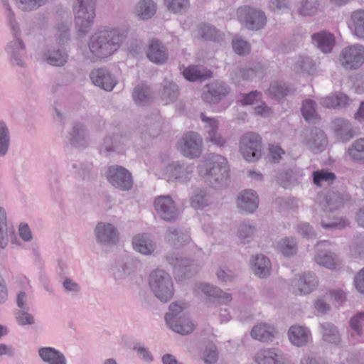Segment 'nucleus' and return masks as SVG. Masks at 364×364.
<instances>
[{
	"label": "nucleus",
	"instance_id": "2eb2a0df",
	"mask_svg": "<svg viewBox=\"0 0 364 364\" xmlns=\"http://www.w3.org/2000/svg\"><path fill=\"white\" fill-rule=\"evenodd\" d=\"M254 360L257 364H293L278 348H264L258 350Z\"/></svg>",
	"mask_w": 364,
	"mask_h": 364
},
{
	"label": "nucleus",
	"instance_id": "6e6d98bb",
	"mask_svg": "<svg viewBox=\"0 0 364 364\" xmlns=\"http://www.w3.org/2000/svg\"><path fill=\"white\" fill-rule=\"evenodd\" d=\"M167 240L174 245L186 244L190 240V235L188 232H183L176 228H170L167 235Z\"/></svg>",
	"mask_w": 364,
	"mask_h": 364
},
{
	"label": "nucleus",
	"instance_id": "c756f323",
	"mask_svg": "<svg viewBox=\"0 0 364 364\" xmlns=\"http://www.w3.org/2000/svg\"><path fill=\"white\" fill-rule=\"evenodd\" d=\"M40 358L47 364H67L65 355L53 347H41L38 350Z\"/></svg>",
	"mask_w": 364,
	"mask_h": 364
},
{
	"label": "nucleus",
	"instance_id": "774afa93",
	"mask_svg": "<svg viewBox=\"0 0 364 364\" xmlns=\"http://www.w3.org/2000/svg\"><path fill=\"white\" fill-rule=\"evenodd\" d=\"M28 309H20L16 314L17 323L21 326L32 325L35 323L33 316L28 313Z\"/></svg>",
	"mask_w": 364,
	"mask_h": 364
},
{
	"label": "nucleus",
	"instance_id": "cd10ccee",
	"mask_svg": "<svg viewBox=\"0 0 364 364\" xmlns=\"http://www.w3.org/2000/svg\"><path fill=\"white\" fill-rule=\"evenodd\" d=\"M146 56L156 64H163L168 60V51L159 40L152 39L150 41Z\"/></svg>",
	"mask_w": 364,
	"mask_h": 364
},
{
	"label": "nucleus",
	"instance_id": "f03ea898",
	"mask_svg": "<svg viewBox=\"0 0 364 364\" xmlns=\"http://www.w3.org/2000/svg\"><path fill=\"white\" fill-rule=\"evenodd\" d=\"M149 285L151 292L161 302H168L174 294L172 278L163 269H157L150 273Z\"/></svg>",
	"mask_w": 364,
	"mask_h": 364
},
{
	"label": "nucleus",
	"instance_id": "09e8293b",
	"mask_svg": "<svg viewBox=\"0 0 364 364\" xmlns=\"http://www.w3.org/2000/svg\"><path fill=\"white\" fill-rule=\"evenodd\" d=\"M53 34L59 47L65 46L70 40L69 26L64 22L58 23L53 27Z\"/></svg>",
	"mask_w": 364,
	"mask_h": 364
},
{
	"label": "nucleus",
	"instance_id": "6e6552de",
	"mask_svg": "<svg viewBox=\"0 0 364 364\" xmlns=\"http://www.w3.org/2000/svg\"><path fill=\"white\" fill-rule=\"evenodd\" d=\"M237 16L240 22L249 30L258 31L267 23V17L262 10L243 6L237 9Z\"/></svg>",
	"mask_w": 364,
	"mask_h": 364
},
{
	"label": "nucleus",
	"instance_id": "f257e3e1",
	"mask_svg": "<svg viewBox=\"0 0 364 364\" xmlns=\"http://www.w3.org/2000/svg\"><path fill=\"white\" fill-rule=\"evenodd\" d=\"M124 37L118 29L100 31L90 37L89 50L95 60L106 58L119 49Z\"/></svg>",
	"mask_w": 364,
	"mask_h": 364
},
{
	"label": "nucleus",
	"instance_id": "a878e982",
	"mask_svg": "<svg viewBox=\"0 0 364 364\" xmlns=\"http://www.w3.org/2000/svg\"><path fill=\"white\" fill-rule=\"evenodd\" d=\"M69 142L77 148H85L88 146V134L86 127L80 123H75L69 132Z\"/></svg>",
	"mask_w": 364,
	"mask_h": 364
},
{
	"label": "nucleus",
	"instance_id": "412c9836",
	"mask_svg": "<svg viewBox=\"0 0 364 364\" xmlns=\"http://www.w3.org/2000/svg\"><path fill=\"white\" fill-rule=\"evenodd\" d=\"M20 245V242L15 235L13 225L7 223L6 213L3 208H0V248L4 249L9 242Z\"/></svg>",
	"mask_w": 364,
	"mask_h": 364
},
{
	"label": "nucleus",
	"instance_id": "ddd939ff",
	"mask_svg": "<svg viewBox=\"0 0 364 364\" xmlns=\"http://www.w3.org/2000/svg\"><path fill=\"white\" fill-rule=\"evenodd\" d=\"M11 33L14 39L7 44L6 52L10 56V60L13 65L24 68L25 62L23 60V56L26 46L22 39L20 38V27L18 26V32L11 30Z\"/></svg>",
	"mask_w": 364,
	"mask_h": 364
},
{
	"label": "nucleus",
	"instance_id": "aec40b11",
	"mask_svg": "<svg viewBox=\"0 0 364 364\" xmlns=\"http://www.w3.org/2000/svg\"><path fill=\"white\" fill-rule=\"evenodd\" d=\"M90 77L95 85L106 91L112 90L117 82L113 75L105 68L93 70Z\"/></svg>",
	"mask_w": 364,
	"mask_h": 364
},
{
	"label": "nucleus",
	"instance_id": "bf43d9fd",
	"mask_svg": "<svg viewBox=\"0 0 364 364\" xmlns=\"http://www.w3.org/2000/svg\"><path fill=\"white\" fill-rule=\"evenodd\" d=\"M294 70L296 72L311 73L315 70V63L308 56H301L294 64Z\"/></svg>",
	"mask_w": 364,
	"mask_h": 364
},
{
	"label": "nucleus",
	"instance_id": "20e7f679",
	"mask_svg": "<svg viewBox=\"0 0 364 364\" xmlns=\"http://www.w3.org/2000/svg\"><path fill=\"white\" fill-rule=\"evenodd\" d=\"M200 173L207 177L211 182H224L228 180L230 169L227 159L220 154L211 155L205 164V168H200Z\"/></svg>",
	"mask_w": 364,
	"mask_h": 364
},
{
	"label": "nucleus",
	"instance_id": "338daca9",
	"mask_svg": "<svg viewBox=\"0 0 364 364\" xmlns=\"http://www.w3.org/2000/svg\"><path fill=\"white\" fill-rule=\"evenodd\" d=\"M317 11V4L316 0H303L301 2V6L299 12L302 16H311Z\"/></svg>",
	"mask_w": 364,
	"mask_h": 364
},
{
	"label": "nucleus",
	"instance_id": "0eeeda50",
	"mask_svg": "<svg viewBox=\"0 0 364 364\" xmlns=\"http://www.w3.org/2000/svg\"><path fill=\"white\" fill-rule=\"evenodd\" d=\"M289 291L295 295L304 296L313 292L318 285L316 275L311 272L295 275L289 283Z\"/></svg>",
	"mask_w": 364,
	"mask_h": 364
},
{
	"label": "nucleus",
	"instance_id": "5fc2aeb1",
	"mask_svg": "<svg viewBox=\"0 0 364 364\" xmlns=\"http://www.w3.org/2000/svg\"><path fill=\"white\" fill-rule=\"evenodd\" d=\"M199 35L207 41H219L222 38V34L216 29L215 27L210 24H203L198 28Z\"/></svg>",
	"mask_w": 364,
	"mask_h": 364
},
{
	"label": "nucleus",
	"instance_id": "dca6fc26",
	"mask_svg": "<svg viewBox=\"0 0 364 364\" xmlns=\"http://www.w3.org/2000/svg\"><path fill=\"white\" fill-rule=\"evenodd\" d=\"M230 92L229 86L221 81H213L205 86L203 91V100L210 104H218Z\"/></svg>",
	"mask_w": 364,
	"mask_h": 364
},
{
	"label": "nucleus",
	"instance_id": "79ce46f5",
	"mask_svg": "<svg viewBox=\"0 0 364 364\" xmlns=\"http://www.w3.org/2000/svg\"><path fill=\"white\" fill-rule=\"evenodd\" d=\"M321 329L322 338L325 342L331 344H338L341 341V334L338 328L332 323L328 322L320 324Z\"/></svg>",
	"mask_w": 364,
	"mask_h": 364
},
{
	"label": "nucleus",
	"instance_id": "5701e85b",
	"mask_svg": "<svg viewBox=\"0 0 364 364\" xmlns=\"http://www.w3.org/2000/svg\"><path fill=\"white\" fill-rule=\"evenodd\" d=\"M316 200L326 214L336 210L343 203V198L337 193L327 190L318 193Z\"/></svg>",
	"mask_w": 364,
	"mask_h": 364
},
{
	"label": "nucleus",
	"instance_id": "49530a36",
	"mask_svg": "<svg viewBox=\"0 0 364 364\" xmlns=\"http://www.w3.org/2000/svg\"><path fill=\"white\" fill-rule=\"evenodd\" d=\"M132 97L136 104L144 106L150 102L151 92L146 85H139L134 88Z\"/></svg>",
	"mask_w": 364,
	"mask_h": 364
},
{
	"label": "nucleus",
	"instance_id": "7c9ffc66",
	"mask_svg": "<svg viewBox=\"0 0 364 364\" xmlns=\"http://www.w3.org/2000/svg\"><path fill=\"white\" fill-rule=\"evenodd\" d=\"M333 128L336 137L341 141H348L354 136V131L350 122L344 118L335 119Z\"/></svg>",
	"mask_w": 364,
	"mask_h": 364
},
{
	"label": "nucleus",
	"instance_id": "0e129e2a",
	"mask_svg": "<svg viewBox=\"0 0 364 364\" xmlns=\"http://www.w3.org/2000/svg\"><path fill=\"white\" fill-rule=\"evenodd\" d=\"M201 358L206 364L215 363L218 358V351L213 343H208L202 352Z\"/></svg>",
	"mask_w": 364,
	"mask_h": 364
},
{
	"label": "nucleus",
	"instance_id": "58836bf2",
	"mask_svg": "<svg viewBox=\"0 0 364 364\" xmlns=\"http://www.w3.org/2000/svg\"><path fill=\"white\" fill-rule=\"evenodd\" d=\"M315 262L330 269H335L339 265L337 256L329 251L318 249V252L314 257Z\"/></svg>",
	"mask_w": 364,
	"mask_h": 364
},
{
	"label": "nucleus",
	"instance_id": "1a4fd4ad",
	"mask_svg": "<svg viewBox=\"0 0 364 364\" xmlns=\"http://www.w3.org/2000/svg\"><path fill=\"white\" fill-rule=\"evenodd\" d=\"M178 147L185 157L198 158L202 153L203 139L198 133L190 132L183 136Z\"/></svg>",
	"mask_w": 364,
	"mask_h": 364
},
{
	"label": "nucleus",
	"instance_id": "c03bdc74",
	"mask_svg": "<svg viewBox=\"0 0 364 364\" xmlns=\"http://www.w3.org/2000/svg\"><path fill=\"white\" fill-rule=\"evenodd\" d=\"M135 9L141 19H149L156 11V4L151 0H141L136 4Z\"/></svg>",
	"mask_w": 364,
	"mask_h": 364
},
{
	"label": "nucleus",
	"instance_id": "13d9d810",
	"mask_svg": "<svg viewBox=\"0 0 364 364\" xmlns=\"http://www.w3.org/2000/svg\"><path fill=\"white\" fill-rule=\"evenodd\" d=\"M167 9L176 14H182L189 6L188 0H164Z\"/></svg>",
	"mask_w": 364,
	"mask_h": 364
},
{
	"label": "nucleus",
	"instance_id": "052dcab7",
	"mask_svg": "<svg viewBox=\"0 0 364 364\" xmlns=\"http://www.w3.org/2000/svg\"><path fill=\"white\" fill-rule=\"evenodd\" d=\"M48 0H15L17 7L23 11H32L44 5Z\"/></svg>",
	"mask_w": 364,
	"mask_h": 364
},
{
	"label": "nucleus",
	"instance_id": "4c0bfd02",
	"mask_svg": "<svg viewBox=\"0 0 364 364\" xmlns=\"http://www.w3.org/2000/svg\"><path fill=\"white\" fill-rule=\"evenodd\" d=\"M312 41L323 53L331 52L335 43L334 36L326 31L314 33L312 36Z\"/></svg>",
	"mask_w": 364,
	"mask_h": 364
},
{
	"label": "nucleus",
	"instance_id": "e2e57ef3",
	"mask_svg": "<svg viewBox=\"0 0 364 364\" xmlns=\"http://www.w3.org/2000/svg\"><path fill=\"white\" fill-rule=\"evenodd\" d=\"M208 197L205 191L200 189L196 191L191 198V206L196 209H202L208 205Z\"/></svg>",
	"mask_w": 364,
	"mask_h": 364
},
{
	"label": "nucleus",
	"instance_id": "2f4dec72",
	"mask_svg": "<svg viewBox=\"0 0 364 364\" xmlns=\"http://www.w3.org/2000/svg\"><path fill=\"white\" fill-rule=\"evenodd\" d=\"M105 176L109 182H132L131 172L126 168L119 165L109 166Z\"/></svg>",
	"mask_w": 364,
	"mask_h": 364
},
{
	"label": "nucleus",
	"instance_id": "f3484780",
	"mask_svg": "<svg viewBox=\"0 0 364 364\" xmlns=\"http://www.w3.org/2000/svg\"><path fill=\"white\" fill-rule=\"evenodd\" d=\"M196 295L204 294L210 299H217L218 303L227 304L232 300L230 294L223 292L218 287L208 283L198 282L193 287Z\"/></svg>",
	"mask_w": 364,
	"mask_h": 364
},
{
	"label": "nucleus",
	"instance_id": "de8ad7c7",
	"mask_svg": "<svg viewBox=\"0 0 364 364\" xmlns=\"http://www.w3.org/2000/svg\"><path fill=\"white\" fill-rule=\"evenodd\" d=\"M267 92L272 98L281 99L289 95H292L294 92V89L287 86L285 83L274 82L269 85Z\"/></svg>",
	"mask_w": 364,
	"mask_h": 364
},
{
	"label": "nucleus",
	"instance_id": "f8f14e48",
	"mask_svg": "<svg viewBox=\"0 0 364 364\" xmlns=\"http://www.w3.org/2000/svg\"><path fill=\"white\" fill-rule=\"evenodd\" d=\"M97 243L103 246L116 245L119 240L117 227L110 223L99 222L94 230Z\"/></svg>",
	"mask_w": 364,
	"mask_h": 364
},
{
	"label": "nucleus",
	"instance_id": "9d476101",
	"mask_svg": "<svg viewBox=\"0 0 364 364\" xmlns=\"http://www.w3.org/2000/svg\"><path fill=\"white\" fill-rule=\"evenodd\" d=\"M339 61L346 69H358L364 63V47L354 45L343 48L340 53Z\"/></svg>",
	"mask_w": 364,
	"mask_h": 364
},
{
	"label": "nucleus",
	"instance_id": "864d4df0",
	"mask_svg": "<svg viewBox=\"0 0 364 364\" xmlns=\"http://www.w3.org/2000/svg\"><path fill=\"white\" fill-rule=\"evenodd\" d=\"M256 75L257 71L251 68H237L231 73L232 78L235 83H240L241 80H252Z\"/></svg>",
	"mask_w": 364,
	"mask_h": 364
},
{
	"label": "nucleus",
	"instance_id": "a211bd4d",
	"mask_svg": "<svg viewBox=\"0 0 364 364\" xmlns=\"http://www.w3.org/2000/svg\"><path fill=\"white\" fill-rule=\"evenodd\" d=\"M288 338L296 347H304L312 341L311 331L309 327L302 325H293L288 330Z\"/></svg>",
	"mask_w": 364,
	"mask_h": 364
},
{
	"label": "nucleus",
	"instance_id": "4d7b16f0",
	"mask_svg": "<svg viewBox=\"0 0 364 364\" xmlns=\"http://www.w3.org/2000/svg\"><path fill=\"white\" fill-rule=\"evenodd\" d=\"M10 135L6 124L0 122V157L4 156L9 149Z\"/></svg>",
	"mask_w": 364,
	"mask_h": 364
},
{
	"label": "nucleus",
	"instance_id": "4be33fe9",
	"mask_svg": "<svg viewBox=\"0 0 364 364\" xmlns=\"http://www.w3.org/2000/svg\"><path fill=\"white\" fill-rule=\"evenodd\" d=\"M237 207L242 211L253 213L259 207L257 193L250 189L242 191L236 200Z\"/></svg>",
	"mask_w": 364,
	"mask_h": 364
},
{
	"label": "nucleus",
	"instance_id": "b1692460",
	"mask_svg": "<svg viewBox=\"0 0 364 364\" xmlns=\"http://www.w3.org/2000/svg\"><path fill=\"white\" fill-rule=\"evenodd\" d=\"M200 119L204 123V129L208 134L207 139L219 146L225 144V139L218 132V121L215 118H210L200 113Z\"/></svg>",
	"mask_w": 364,
	"mask_h": 364
},
{
	"label": "nucleus",
	"instance_id": "72a5a7b5",
	"mask_svg": "<svg viewBox=\"0 0 364 364\" xmlns=\"http://www.w3.org/2000/svg\"><path fill=\"white\" fill-rule=\"evenodd\" d=\"M184 77L191 82L204 81L213 77L211 70L203 66L191 65L183 70Z\"/></svg>",
	"mask_w": 364,
	"mask_h": 364
},
{
	"label": "nucleus",
	"instance_id": "603ef678",
	"mask_svg": "<svg viewBox=\"0 0 364 364\" xmlns=\"http://www.w3.org/2000/svg\"><path fill=\"white\" fill-rule=\"evenodd\" d=\"M316 106V103L313 100H306L303 102L301 114L305 120L310 123H314L318 118Z\"/></svg>",
	"mask_w": 364,
	"mask_h": 364
},
{
	"label": "nucleus",
	"instance_id": "69168bd1",
	"mask_svg": "<svg viewBox=\"0 0 364 364\" xmlns=\"http://www.w3.org/2000/svg\"><path fill=\"white\" fill-rule=\"evenodd\" d=\"M327 295L338 306H342L347 300V294L342 289H331Z\"/></svg>",
	"mask_w": 364,
	"mask_h": 364
},
{
	"label": "nucleus",
	"instance_id": "c85d7f7f",
	"mask_svg": "<svg viewBox=\"0 0 364 364\" xmlns=\"http://www.w3.org/2000/svg\"><path fill=\"white\" fill-rule=\"evenodd\" d=\"M68 53L58 48H47L43 52L42 58L48 64L52 66L62 67L68 61Z\"/></svg>",
	"mask_w": 364,
	"mask_h": 364
},
{
	"label": "nucleus",
	"instance_id": "a18cd8bd",
	"mask_svg": "<svg viewBox=\"0 0 364 364\" xmlns=\"http://www.w3.org/2000/svg\"><path fill=\"white\" fill-rule=\"evenodd\" d=\"M349 98L343 93L331 95L321 99V104L327 108H342L348 104Z\"/></svg>",
	"mask_w": 364,
	"mask_h": 364
},
{
	"label": "nucleus",
	"instance_id": "e433bc0d",
	"mask_svg": "<svg viewBox=\"0 0 364 364\" xmlns=\"http://www.w3.org/2000/svg\"><path fill=\"white\" fill-rule=\"evenodd\" d=\"M161 98L166 104L176 101L179 95L178 86L172 80L164 79L160 90Z\"/></svg>",
	"mask_w": 364,
	"mask_h": 364
},
{
	"label": "nucleus",
	"instance_id": "680f3d73",
	"mask_svg": "<svg viewBox=\"0 0 364 364\" xmlns=\"http://www.w3.org/2000/svg\"><path fill=\"white\" fill-rule=\"evenodd\" d=\"M304 175V173L301 169L294 168L281 172L279 178L285 182H294L299 180H303Z\"/></svg>",
	"mask_w": 364,
	"mask_h": 364
},
{
	"label": "nucleus",
	"instance_id": "a19ab883",
	"mask_svg": "<svg viewBox=\"0 0 364 364\" xmlns=\"http://www.w3.org/2000/svg\"><path fill=\"white\" fill-rule=\"evenodd\" d=\"M350 28L355 36L364 38V9H358L352 12Z\"/></svg>",
	"mask_w": 364,
	"mask_h": 364
},
{
	"label": "nucleus",
	"instance_id": "f704fd0d",
	"mask_svg": "<svg viewBox=\"0 0 364 364\" xmlns=\"http://www.w3.org/2000/svg\"><path fill=\"white\" fill-rule=\"evenodd\" d=\"M166 174L168 175L167 181H173L176 179L181 181L190 180L189 174L191 170L188 166L181 165L178 161L173 162L166 167Z\"/></svg>",
	"mask_w": 364,
	"mask_h": 364
},
{
	"label": "nucleus",
	"instance_id": "6ab92c4d",
	"mask_svg": "<svg viewBox=\"0 0 364 364\" xmlns=\"http://www.w3.org/2000/svg\"><path fill=\"white\" fill-rule=\"evenodd\" d=\"M303 142L314 154L323 151L327 146V137L323 131L318 128L312 129L305 136Z\"/></svg>",
	"mask_w": 364,
	"mask_h": 364
},
{
	"label": "nucleus",
	"instance_id": "9b49d317",
	"mask_svg": "<svg viewBox=\"0 0 364 364\" xmlns=\"http://www.w3.org/2000/svg\"><path fill=\"white\" fill-rule=\"evenodd\" d=\"M154 209L158 216L163 220H176L180 210L174 200L169 196H160L154 200Z\"/></svg>",
	"mask_w": 364,
	"mask_h": 364
},
{
	"label": "nucleus",
	"instance_id": "423d86ee",
	"mask_svg": "<svg viewBox=\"0 0 364 364\" xmlns=\"http://www.w3.org/2000/svg\"><path fill=\"white\" fill-rule=\"evenodd\" d=\"M239 148L247 161L255 162L261 158L263 153L262 137L255 132H247L241 136Z\"/></svg>",
	"mask_w": 364,
	"mask_h": 364
},
{
	"label": "nucleus",
	"instance_id": "473e14b6",
	"mask_svg": "<svg viewBox=\"0 0 364 364\" xmlns=\"http://www.w3.org/2000/svg\"><path fill=\"white\" fill-rule=\"evenodd\" d=\"M275 333L276 331L273 326L262 322L254 326L251 331V336L262 342H269L273 339Z\"/></svg>",
	"mask_w": 364,
	"mask_h": 364
},
{
	"label": "nucleus",
	"instance_id": "ea45409f",
	"mask_svg": "<svg viewBox=\"0 0 364 364\" xmlns=\"http://www.w3.org/2000/svg\"><path fill=\"white\" fill-rule=\"evenodd\" d=\"M257 229L250 220H244L237 227V236L242 243L247 244L254 238Z\"/></svg>",
	"mask_w": 364,
	"mask_h": 364
},
{
	"label": "nucleus",
	"instance_id": "393cba45",
	"mask_svg": "<svg viewBox=\"0 0 364 364\" xmlns=\"http://www.w3.org/2000/svg\"><path fill=\"white\" fill-rule=\"evenodd\" d=\"M132 247L136 252L148 256L154 253L156 245L149 234L142 233L137 234L133 237Z\"/></svg>",
	"mask_w": 364,
	"mask_h": 364
},
{
	"label": "nucleus",
	"instance_id": "4468645a",
	"mask_svg": "<svg viewBox=\"0 0 364 364\" xmlns=\"http://www.w3.org/2000/svg\"><path fill=\"white\" fill-rule=\"evenodd\" d=\"M167 260L173 267L174 274L178 279H183L196 273L198 267L186 257L176 255L167 256Z\"/></svg>",
	"mask_w": 364,
	"mask_h": 364
},
{
	"label": "nucleus",
	"instance_id": "c9c22d12",
	"mask_svg": "<svg viewBox=\"0 0 364 364\" xmlns=\"http://www.w3.org/2000/svg\"><path fill=\"white\" fill-rule=\"evenodd\" d=\"M124 137L119 134L107 136L101 145L100 153L108 155L110 153L118 151L124 144Z\"/></svg>",
	"mask_w": 364,
	"mask_h": 364
},
{
	"label": "nucleus",
	"instance_id": "bb28decb",
	"mask_svg": "<svg viewBox=\"0 0 364 364\" xmlns=\"http://www.w3.org/2000/svg\"><path fill=\"white\" fill-rule=\"evenodd\" d=\"M250 267L255 276L259 278H265L270 274L272 264L267 257L260 254L252 257Z\"/></svg>",
	"mask_w": 364,
	"mask_h": 364
},
{
	"label": "nucleus",
	"instance_id": "39448f33",
	"mask_svg": "<svg viewBox=\"0 0 364 364\" xmlns=\"http://www.w3.org/2000/svg\"><path fill=\"white\" fill-rule=\"evenodd\" d=\"M95 0H77L74 6L75 26L79 34L86 35L95 17Z\"/></svg>",
	"mask_w": 364,
	"mask_h": 364
},
{
	"label": "nucleus",
	"instance_id": "37998d69",
	"mask_svg": "<svg viewBox=\"0 0 364 364\" xmlns=\"http://www.w3.org/2000/svg\"><path fill=\"white\" fill-rule=\"evenodd\" d=\"M274 246L284 257H291L297 252V242L294 237H284L277 242Z\"/></svg>",
	"mask_w": 364,
	"mask_h": 364
},
{
	"label": "nucleus",
	"instance_id": "3c124183",
	"mask_svg": "<svg viewBox=\"0 0 364 364\" xmlns=\"http://www.w3.org/2000/svg\"><path fill=\"white\" fill-rule=\"evenodd\" d=\"M353 334L359 337L358 341L364 342V311L358 313L350 320Z\"/></svg>",
	"mask_w": 364,
	"mask_h": 364
},
{
	"label": "nucleus",
	"instance_id": "7ed1b4c3",
	"mask_svg": "<svg viewBox=\"0 0 364 364\" xmlns=\"http://www.w3.org/2000/svg\"><path fill=\"white\" fill-rule=\"evenodd\" d=\"M186 307L187 304L183 301L173 302L169 306V311L165 316L170 328L182 335L188 334L194 329V324L183 313Z\"/></svg>",
	"mask_w": 364,
	"mask_h": 364
},
{
	"label": "nucleus",
	"instance_id": "8fccbe9b",
	"mask_svg": "<svg viewBox=\"0 0 364 364\" xmlns=\"http://www.w3.org/2000/svg\"><path fill=\"white\" fill-rule=\"evenodd\" d=\"M349 156L355 162L364 163V138L355 140L348 150Z\"/></svg>",
	"mask_w": 364,
	"mask_h": 364
}]
</instances>
